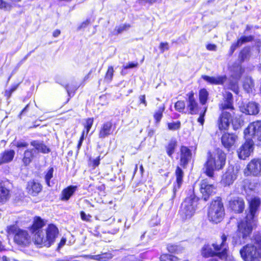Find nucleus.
Instances as JSON below:
<instances>
[{
	"label": "nucleus",
	"mask_w": 261,
	"mask_h": 261,
	"mask_svg": "<svg viewBox=\"0 0 261 261\" xmlns=\"http://www.w3.org/2000/svg\"><path fill=\"white\" fill-rule=\"evenodd\" d=\"M35 158L34 153L32 149H27L24 150L21 159L24 166H28L33 161Z\"/></svg>",
	"instance_id": "obj_31"
},
{
	"label": "nucleus",
	"mask_w": 261,
	"mask_h": 261,
	"mask_svg": "<svg viewBox=\"0 0 261 261\" xmlns=\"http://www.w3.org/2000/svg\"><path fill=\"white\" fill-rule=\"evenodd\" d=\"M94 121L93 117H89L85 119V122L83 124L84 129L82 132L88 134L93 126Z\"/></svg>",
	"instance_id": "obj_38"
},
{
	"label": "nucleus",
	"mask_w": 261,
	"mask_h": 261,
	"mask_svg": "<svg viewBox=\"0 0 261 261\" xmlns=\"http://www.w3.org/2000/svg\"><path fill=\"white\" fill-rule=\"evenodd\" d=\"M239 46H240V45H238L237 42L236 43H233L231 45L230 48V54L231 55L234 52V51L235 50L236 48H237L238 47H239Z\"/></svg>",
	"instance_id": "obj_61"
},
{
	"label": "nucleus",
	"mask_w": 261,
	"mask_h": 261,
	"mask_svg": "<svg viewBox=\"0 0 261 261\" xmlns=\"http://www.w3.org/2000/svg\"><path fill=\"white\" fill-rule=\"evenodd\" d=\"M244 138L245 141L237 151L238 157L241 160H245L248 158L253 152L254 146L253 138L248 135L246 137L244 135Z\"/></svg>",
	"instance_id": "obj_9"
},
{
	"label": "nucleus",
	"mask_w": 261,
	"mask_h": 261,
	"mask_svg": "<svg viewBox=\"0 0 261 261\" xmlns=\"http://www.w3.org/2000/svg\"><path fill=\"white\" fill-rule=\"evenodd\" d=\"M238 138L237 135L234 134L224 133L221 138V143L227 151H229L232 147L235 146Z\"/></svg>",
	"instance_id": "obj_19"
},
{
	"label": "nucleus",
	"mask_w": 261,
	"mask_h": 261,
	"mask_svg": "<svg viewBox=\"0 0 261 261\" xmlns=\"http://www.w3.org/2000/svg\"><path fill=\"white\" fill-rule=\"evenodd\" d=\"M61 34L60 30L57 29L55 30L53 33V36L54 37H58Z\"/></svg>",
	"instance_id": "obj_62"
},
{
	"label": "nucleus",
	"mask_w": 261,
	"mask_h": 261,
	"mask_svg": "<svg viewBox=\"0 0 261 261\" xmlns=\"http://www.w3.org/2000/svg\"><path fill=\"white\" fill-rule=\"evenodd\" d=\"M201 78L208 84L215 85H222L227 80V76L225 75L216 77L202 75Z\"/></svg>",
	"instance_id": "obj_26"
},
{
	"label": "nucleus",
	"mask_w": 261,
	"mask_h": 261,
	"mask_svg": "<svg viewBox=\"0 0 261 261\" xmlns=\"http://www.w3.org/2000/svg\"><path fill=\"white\" fill-rule=\"evenodd\" d=\"M185 103L184 100H179L174 103V108L175 110L179 113H186L185 110Z\"/></svg>",
	"instance_id": "obj_42"
},
{
	"label": "nucleus",
	"mask_w": 261,
	"mask_h": 261,
	"mask_svg": "<svg viewBox=\"0 0 261 261\" xmlns=\"http://www.w3.org/2000/svg\"><path fill=\"white\" fill-rule=\"evenodd\" d=\"M178 146V142L175 138L171 139L165 146L167 155L169 158H173Z\"/></svg>",
	"instance_id": "obj_30"
},
{
	"label": "nucleus",
	"mask_w": 261,
	"mask_h": 261,
	"mask_svg": "<svg viewBox=\"0 0 261 261\" xmlns=\"http://www.w3.org/2000/svg\"><path fill=\"white\" fill-rule=\"evenodd\" d=\"M167 125L168 129L174 131L180 129L181 127V122L180 121L177 120L176 121L168 122Z\"/></svg>",
	"instance_id": "obj_43"
},
{
	"label": "nucleus",
	"mask_w": 261,
	"mask_h": 261,
	"mask_svg": "<svg viewBox=\"0 0 261 261\" xmlns=\"http://www.w3.org/2000/svg\"><path fill=\"white\" fill-rule=\"evenodd\" d=\"M245 207L244 200L242 197H236L228 202V208L235 214L242 213Z\"/></svg>",
	"instance_id": "obj_18"
},
{
	"label": "nucleus",
	"mask_w": 261,
	"mask_h": 261,
	"mask_svg": "<svg viewBox=\"0 0 261 261\" xmlns=\"http://www.w3.org/2000/svg\"><path fill=\"white\" fill-rule=\"evenodd\" d=\"M159 258L160 261H178L179 260L178 257L169 253L162 254Z\"/></svg>",
	"instance_id": "obj_40"
},
{
	"label": "nucleus",
	"mask_w": 261,
	"mask_h": 261,
	"mask_svg": "<svg viewBox=\"0 0 261 261\" xmlns=\"http://www.w3.org/2000/svg\"><path fill=\"white\" fill-rule=\"evenodd\" d=\"M215 187L213 184H209L207 178H204L200 180L199 184V191L201 194V198L207 201L210 197L213 195L215 192Z\"/></svg>",
	"instance_id": "obj_12"
},
{
	"label": "nucleus",
	"mask_w": 261,
	"mask_h": 261,
	"mask_svg": "<svg viewBox=\"0 0 261 261\" xmlns=\"http://www.w3.org/2000/svg\"><path fill=\"white\" fill-rule=\"evenodd\" d=\"M30 236L27 231L23 229H19L14 236V242L19 245H25L28 243Z\"/></svg>",
	"instance_id": "obj_25"
},
{
	"label": "nucleus",
	"mask_w": 261,
	"mask_h": 261,
	"mask_svg": "<svg viewBox=\"0 0 261 261\" xmlns=\"http://www.w3.org/2000/svg\"><path fill=\"white\" fill-rule=\"evenodd\" d=\"M159 48L162 53L164 52L166 50H168L169 48V44L167 42H162L160 43Z\"/></svg>",
	"instance_id": "obj_53"
},
{
	"label": "nucleus",
	"mask_w": 261,
	"mask_h": 261,
	"mask_svg": "<svg viewBox=\"0 0 261 261\" xmlns=\"http://www.w3.org/2000/svg\"><path fill=\"white\" fill-rule=\"evenodd\" d=\"M90 23V21L89 20H86V21L83 22L78 27V30H81L83 28L86 27Z\"/></svg>",
	"instance_id": "obj_60"
},
{
	"label": "nucleus",
	"mask_w": 261,
	"mask_h": 261,
	"mask_svg": "<svg viewBox=\"0 0 261 261\" xmlns=\"http://www.w3.org/2000/svg\"><path fill=\"white\" fill-rule=\"evenodd\" d=\"M255 221V219H247V217L245 216L244 220H241L238 223L237 232L239 237L245 239L250 236L253 230L252 223Z\"/></svg>",
	"instance_id": "obj_10"
},
{
	"label": "nucleus",
	"mask_w": 261,
	"mask_h": 261,
	"mask_svg": "<svg viewBox=\"0 0 261 261\" xmlns=\"http://www.w3.org/2000/svg\"><path fill=\"white\" fill-rule=\"evenodd\" d=\"M245 176H261V158L252 159L244 171Z\"/></svg>",
	"instance_id": "obj_11"
},
{
	"label": "nucleus",
	"mask_w": 261,
	"mask_h": 261,
	"mask_svg": "<svg viewBox=\"0 0 261 261\" xmlns=\"http://www.w3.org/2000/svg\"><path fill=\"white\" fill-rule=\"evenodd\" d=\"M113 255L110 252H105L99 254L91 255L90 258L97 261H108L112 258Z\"/></svg>",
	"instance_id": "obj_33"
},
{
	"label": "nucleus",
	"mask_w": 261,
	"mask_h": 261,
	"mask_svg": "<svg viewBox=\"0 0 261 261\" xmlns=\"http://www.w3.org/2000/svg\"><path fill=\"white\" fill-rule=\"evenodd\" d=\"M219 109L220 111H226L229 110L231 112L234 110L233 106V95L230 92L226 93L223 98V102L219 105Z\"/></svg>",
	"instance_id": "obj_23"
},
{
	"label": "nucleus",
	"mask_w": 261,
	"mask_h": 261,
	"mask_svg": "<svg viewBox=\"0 0 261 261\" xmlns=\"http://www.w3.org/2000/svg\"><path fill=\"white\" fill-rule=\"evenodd\" d=\"M116 127V123L111 120L103 122L98 129V138L103 139L112 135Z\"/></svg>",
	"instance_id": "obj_13"
},
{
	"label": "nucleus",
	"mask_w": 261,
	"mask_h": 261,
	"mask_svg": "<svg viewBox=\"0 0 261 261\" xmlns=\"http://www.w3.org/2000/svg\"><path fill=\"white\" fill-rule=\"evenodd\" d=\"M254 240L257 246L247 244L240 250L241 257L244 261H261V236H255Z\"/></svg>",
	"instance_id": "obj_5"
},
{
	"label": "nucleus",
	"mask_w": 261,
	"mask_h": 261,
	"mask_svg": "<svg viewBox=\"0 0 261 261\" xmlns=\"http://www.w3.org/2000/svg\"><path fill=\"white\" fill-rule=\"evenodd\" d=\"M237 177L233 168H228L222 174L220 182L224 187L229 186L233 183Z\"/></svg>",
	"instance_id": "obj_21"
},
{
	"label": "nucleus",
	"mask_w": 261,
	"mask_h": 261,
	"mask_svg": "<svg viewBox=\"0 0 261 261\" xmlns=\"http://www.w3.org/2000/svg\"><path fill=\"white\" fill-rule=\"evenodd\" d=\"M225 216V209L222 199L220 196L213 199L207 210L208 220L214 223L217 224L221 222Z\"/></svg>",
	"instance_id": "obj_6"
},
{
	"label": "nucleus",
	"mask_w": 261,
	"mask_h": 261,
	"mask_svg": "<svg viewBox=\"0 0 261 261\" xmlns=\"http://www.w3.org/2000/svg\"><path fill=\"white\" fill-rule=\"evenodd\" d=\"M30 105L29 103L27 104L25 107L21 111L19 114L18 115V117L21 119L22 115L23 114H25L28 113L30 111Z\"/></svg>",
	"instance_id": "obj_54"
},
{
	"label": "nucleus",
	"mask_w": 261,
	"mask_h": 261,
	"mask_svg": "<svg viewBox=\"0 0 261 261\" xmlns=\"http://www.w3.org/2000/svg\"><path fill=\"white\" fill-rule=\"evenodd\" d=\"M30 145L34 147L35 150L39 153L47 154L51 151L50 148L45 145L43 141L37 140H32L30 142Z\"/></svg>",
	"instance_id": "obj_27"
},
{
	"label": "nucleus",
	"mask_w": 261,
	"mask_h": 261,
	"mask_svg": "<svg viewBox=\"0 0 261 261\" xmlns=\"http://www.w3.org/2000/svg\"><path fill=\"white\" fill-rule=\"evenodd\" d=\"M46 223L44 219L40 216H35L33 218L32 224L28 229L32 234L35 233V235L39 233H42L41 229L45 225Z\"/></svg>",
	"instance_id": "obj_20"
},
{
	"label": "nucleus",
	"mask_w": 261,
	"mask_h": 261,
	"mask_svg": "<svg viewBox=\"0 0 261 261\" xmlns=\"http://www.w3.org/2000/svg\"><path fill=\"white\" fill-rule=\"evenodd\" d=\"M21 82H18L13 84L10 89L5 90L4 95L6 99H9L12 96V93L18 88Z\"/></svg>",
	"instance_id": "obj_39"
},
{
	"label": "nucleus",
	"mask_w": 261,
	"mask_h": 261,
	"mask_svg": "<svg viewBox=\"0 0 261 261\" xmlns=\"http://www.w3.org/2000/svg\"><path fill=\"white\" fill-rule=\"evenodd\" d=\"M261 132V120L253 121L249 124L248 126L244 130V135H247L253 138L256 134Z\"/></svg>",
	"instance_id": "obj_22"
},
{
	"label": "nucleus",
	"mask_w": 261,
	"mask_h": 261,
	"mask_svg": "<svg viewBox=\"0 0 261 261\" xmlns=\"http://www.w3.org/2000/svg\"><path fill=\"white\" fill-rule=\"evenodd\" d=\"M187 108L188 114L190 115L198 114L201 109L195 97V93L193 90L186 94Z\"/></svg>",
	"instance_id": "obj_14"
},
{
	"label": "nucleus",
	"mask_w": 261,
	"mask_h": 261,
	"mask_svg": "<svg viewBox=\"0 0 261 261\" xmlns=\"http://www.w3.org/2000/svg\"><path fill=\"white\" fill-rule=\"evenodd\" d=\"M81 218L83 221L90 222L92 221V216L90 214H86L84 211L80 212Z\"/></svg>",
	"instance_id": "obj_51"
},
{
	"label": "nucleus",
	"mask_w": 261,
	"mask_h": 261,
	"mask_svg": "<svg viewBox=\"0 0 261 261\" xmlns=\"http://www.w3.org/2000/svg\"><path fill=\"white\" fill-rule=\"evenodd\" d=\"M261 204L260 199L258 197H254L248 201L249 211L246 213L247 219H255L256 214Z\"/></svg>",
	"instance_id": "obj_17"
},
{
	"label": "nucleus",
	"mask_w": 261,
	"mask_h": 261,
	"mask_svg": "<svg viewBox=\"0 0 261 261\" xmlns=\"http://www.w3.org/2000/svg\"><path fill=\"white\" fill-rule=\"evenodd\" d=\"M54 168L53 167H49L47 171L44 172V180L46 186L48 187H51L50 179L54 176Z\"/></svg>",
	"instance_id": "obj_37"
},
{
	"label": "nucleus",
	"mask_w": 261,
	"mask_h": 261,
	"mask_svg": "<svg viewBox=\"0 0 261 261\" xmlns=\"http://www.w3.org/2000/svg\"><path fill=\"white\" fill-rule=\"evenodd\" d=\"M208 244H204L201 249V254L205 258L215 257L214 249Z\"/></svg>",
	"instance_id": "obj_32"
},
{
	"label": "nucleus",
	"mask_w": 261,
	"mask_h": 261,
	"mask_svg": "<svg viewBox=\"0 0 261 261\" xmlns=\"http://www.w3.org/2000/svg\"><path fill=\"white\" fill-rule=\"evenodd\" d=\"M77 190L76 186L70 185L65 188L61 191L60 200L63 201H67L69 200Z\"/></svg>",
	"instance_id": "obj_28"
},
{
	"label": "nucleus",
	"mask_w": 261,
	"mask_h": 261,
	"mask_svg": "<svg viewBox=\"0 0 261 261\" xmlns=\"http://www.w3.org/2000/svg\"><path fill=\"white\" fill-rule=\"evenodd\" d=\"M200 198L195 192L194 186L189 190V193L185 198L179 211V215L183 221L190 219L195 213L197 204Z\"/></svg>",
	"instance_id": "obj_3"
},
{
	"label": "nucleus",
	"mask_w": 261,
	"mask_h": 261,
	"mask_svg": "<svg viewBox=\"0 0 261 261\" xmlns=\"http://www.w3.org/2000/svg\"><path fill=\"white\" fill-rule=\"evenodd\" d=\"M207 49L212 51H215L217 49V46L214 44H209L206 45Z\"/></svg>",
	"instance_id": "obj_59"
},
{
	"label": "nucleus",
	"mask_w": 261,
	"mask_h": 261,
	"mask_svg": "<svg viewBox=\"0 0 261 261\" xmlns=\"http://www.w3.org/2000/svg\"><path fill=\"white\" fill-rule=\"evenodd\" d=\"M11 197V190L8 180H0V204L7 202Z\"/></svg>",
	"instance_id": "obj_16"
},
{
	"label": "nucleus",
	"mask_w": 261,
	"mask_h": 261,
	"mask_svg": "<svg viewBox=\"0 0 261 261\" xmlns=\"http://www.w3.org/2000/svg\"><path fill=\"white\" fill-rule=\"evenodd\" d=\"M130 27V25L128 24H124L121 25L119 27H118L116 28V31L118 33V34H120L122 33L124 31L127 30Z\"/></svg>",
	"instance_id": "obj_52"
},
{
	"label": "nucleus",
	"mask_w": 261,
	"mask_h": 261,
	"mask_svg": "<svg viewBox=\"0 0 261 261\" xmlns=\"http://www.w3.org/2000/svg\"><path fill=\"white\" fill-rule=\"evenodd\" d=\"M139 99L140 104H143L145 107L147 106V102L146 100V96L145 94L140 95Z\"/></svg>",
	"instance_id": "obj_56"
},
{
	"label": "nucleus",
	"mask_w": 261,
	"mask_h": 261,
	"mask_svg": "<svg viewBox=\"0 0 261 261\" xmlns=\"http://www.w3.org/2000/svg\"><path fill=\"white\" fill-rule=\"evenodd\" d=\"M13 8L12 4L4 0H0V9L5 11H10Z\"/></svg>",
	"instance_id": "obj_46"
},
{
	"label": "nucleus",
	"mask_w": 261,
	"mask_h": 261,
	"mask_svg": "<svg viewBox=\"0 0 261 261\" xmlns=\"http://www.w3.org/2000/svg\"><path fill=\"white\" fill-rule=\"evenodd\" d=\"M88 79L89 75H86L84 77L82 83L80 84L79 86L70 84H67L64 86V88L66 89L68 95V98L66 103H67L70 100V99L75 95L76 91L77 90L80 86H83Z\"/></svg>",
	"instance_id": "obj_24"
},
{
	"label": "nucleus",
	"mask_w": 261,
	"mask_h": 261,
	"mask_svg": "<svg viewBox=\"0 0 261 261\" xmlns=\"http://www.w3.org/2000/svg\"><path fill=\"white\" fill-rule=\"evenodd\" d=\"M66 242V239L65 238H62L60 242L58 244L57 249H60L63 246H64Z\"/></svg>",
	"instance_id": "obj_58"
},
{
	"label": "nucleus",
	"mask_w": 261,
	"mask_h": 261,
	"mask_svg": "<svg viewBox=\"0 0 261 261\" xmlns=\"http://www.w3.org/2000/svg\"><path fill=\"white\" fill-rule=\"evenodd\" d=\"M192 148L193 146H187L184 145L179 147V164L176 166L174 173L175 180L173 182L172 187V199L175 197L177 191L181 187L184 182L185 176L184 169L187 168L192 159Z\"/></svg>",
	"instance_id": "obj_1"
},
{
	"label": "nucleus",
	"mask_w": 261,
	"mask_h": 261,
	"mask_svg": "<svg viewBox=\"0 0 261 261\" xmlns=\"http://www.w3.org/2000/svg\"><path fill=\"white\" fill-rule=\"evenodd\" d=\"M15 152L13 149L5 150L0 153V166L12 162Z\"/></svg>",
	"instance_id": "obj_29"
},
{
	"label": "nucleus",
	"mask_w": 261,
	"mask_h": 261,
	"mask_svg": "<svg viewBox=\"0 0 261 261\" xmlns=\"http://www.w3.org/2000/svg\"><path fill=\"white\" fill-rule=\"evenodd\" d=\"M59 233L58 228L54 224H48L45 229V237L42 233L34 235V244L38 245L39 247H50L55 242Z\"/></svg>",
	"instance_id": "obj_4"
},
{
	"label": "nucleus",
	"mask_w": 261,
	"mask_h": 261,
	"mask_svg": "<svg viewBox=\"0 0 261 261\" xmlns=\"http://www.w3.org/2000/svg\"><path fill=\"white\" fill-rule=\"evenodd\" d=\"M19 229H20L16 225L12 224L8 226L7 227L6 231L7 233L9 235L15 234L18 231Z\"/></svg>",
	"instance_id": "obj_49"
},
{
	"label": "nucleus",
	"mask_w": 261,
	"mask_h": 261,
	"mask_svg": "<svg viewBox=\"0 0 261 261\" xmlns=\"http://www.w3.org/2000/svg\"><path fill=\"white\" fill-rule=\"evenodd\" d=\"M165 109V107L163 105L160 107L158 109L154 112L153 117L154 120V123L156 125H158L160 123L163 117V113Z\"/></svg>",
	"instance_id": "obj_34"
},
{
	"label": "nucleus",
	"mask_w": 261,
	"mask_h": 261,
	"mask_svg": "<svg viewBox=\"0 0 261 261\" xmlns=\"http://www.w3.org/2000/svg\"><path fill=\"white\" fill-rule=\"evenodd\" d=\"M82 143H83V141H80L79 140L78 141V143H77V146H76V148H77V151H79V150L80 149L82 145Z\"/></svg>",
	"instance_id": "obj_64"
},
{
	"label": "nucleus",
	"mask_w": 261,
	"mask_h": 261,
	"mask_svg": "<svg viewBox=\"0 0 261 261\" xmlns=\"http://www.w3.org/2000/svg\"><path fill=\"white\" fill-rule=\"evenodd\" d=\"M249 84L247 83V82H246L244 85H243V87L244 88V89H247V88H250L251 90L252 89V88L254 87V83L253 82V81L251 80H249Z\"/></svg>",
	"instance_id": "obj_57"
},
{
	"label": "nucleus",
	"mask_w": 261,
	"mask_h": 261,
	"mask_svg": "<svg viewBox=\"0 0 261 261\" xmlns=\"http://www.w3.org/2000/svg\"><path fill=\"white\" fill-rule=\"evenodd\" d=\"M226 160V153L220 148L207 152V158L204 164L205 168L204 173L208 177H214V171H219L225 166Z\"/></svg>",
	"instance_id": "obj_2"
},
{
	"label": "nucleus",
	"mask_w": 261,
	"mask_h": 261,
	"mask_svg": "<svg viewBox=\"0 0 261 261\" xmlns=\"http://www.w3.org/2000/svg\"><path fill=\"white\" fill-rule=\"evenodd\" d=\"M249 57V50L248 48H245L241 50L239 54V59L241 62L247 60Z\"/></svg>",
	"instance_id": "obj_44"
},
{
	"label": "nucleus",
	"mask_w": 261,
	"mask_h": 261,
	"mask_svg": "<svg viewBox=\"0 0 261 261\" xmlns=\"http://www.w3.org/2000/svg\"><path fill=\"white\" fill-rule=\"evenodd\" d=\"M254 38L252 36L249 35V36H241L239 39L237 40L238 45H239L240 46H241L242 44L251 42L253 40Z\"/></svg>",
	"instance_id": "obj_45"
},
{
	"label": "nucleus",
	"mask_w": 261,
	"mask_h": 261,
	"mask_svg": "<svg viewBox=\"0 0 261 261\" xmlns=\"http://www.w3.org/2000/svg\"><path fill=\"white\" fill-rule=\"evenodd\" d=\"M221 112L217 120V125L218 129L221 132L227 131L228 130L230 123L231 122L233 129L235 130L241 128V124L240 121L238 123L232 121V117L234 113L228 112L227 111H221Z\"/></svg>",
	"instance_id": "obj_7"
},
{
	"label": "nucleus",
	"mask_w": 261,
	"mask_h": 261,
	"mask_svg": "<svg viewBox=\"0 0 261 261\" xmlns=\"http://www.w3.org/2000/svg\"><path fill=\"white\" fill-rule=\"evenodd\" d=\"M113 74L114 69L113 66H109L105 75V80L108 82H111L113 79Z\"/></svg>",
	"instance_id": "obj_47"
},
{
	"label": "nucleus",
	"mask_w": 261,
	"mask_h": 261,
	"mask_svg": "<svg viewBox=\"0 0 261 261\" xmlns=\"http://www.w3.org/2000/svg\"><path fill=\"white\" fill-rule=\"evenodd\" d=\"M166 249L171 254H178L182 252L184 248L178 245L168 243L166 245Z\"/></svg>",
	"instance_id": "obj_36"
},
{
	"label": "nucleus",
	"mask_w": 261,
	"mask_h": 261,
	"mask_svg": "<svg viewBox=\"0 0 261 261\" xmlns=\"http://www.w3.org/2000/svg\"><path fill=\"white\" fill-rule=\"evenodd\" d=\"M88 134H86L85 133L82 132L81 136L80 137L79 140L82 141L83 142L86 137L87 136Z\"/></svg>",
	"instance_id": "obj_63"
},
{
	"label": "nucleus",
	"mask_w": 261,
	"mask_h": 261,
	"mask_svg": "<svg viewBox=\"0 0 261 261\" xmlns=\"http://www.w3.org/2000/svg\"><path fill=\"white\" fill-rule=\"evenodd\" d=\"M247 111L249 115H256L259 112V109L254 103H249L247 106Z\"/></svg>",
	"instance_id": "obj_41"
},
{
	"label": "nucleus",
	"mask_w": 261,
	"mask_h": 261,
	"mask_svg": "<svg viewBox=\"0 0 261 261\" xmlns=\"http://www.w3.org/2000/svg\"><path fill=\"white\" fill-rule=\"evenodd\" d=\"M207 111V107H204L202 108L201 110L199 111V116L197 119V121L200 123L202 125H203L204 122V116Z\"/></svg>",
	"instance_id": "obj_48"
},
{
	"label": "nucleus",
	"mask_w": 261,
	"mask_h": 261,
	"mask_svg": "<svg viewBox=\"0 0 261 261\" xmlns=\"http://www.w3.org/2000/svg\"><path fill=\"white\" fill-rule=\"evenodd\" d=\"M29 144L25 141L19 142L15 145V146L18 148H27Z\"/></svg>",
	"instance_id": "obj_55"
},
{
	"label": "nucleus",
	"mask_w": 261,
	"mask_h": 261,
	"mask_svg": "<svg viewBox=\"0 0 261 261\" xmlns=\"http://www.w3.org/2000/svg\"><path fill=\"white\" fill-rule=\"evenodd\" d=\"M101 160L100 156H98L95 159L91 160L89 163V166L91 167L92 169H95L96 167L98 166L100 164V162Z\"/></svg>",
	"instance_id": "obj_50"
},
{
	"label": "nucleus",
	"mask_w": 261,
	"mask_h": 261,
	"mask_svg": "<svg viewBox=\"0 0 261 261\" xmlns=\"http://www.w3.org/2000/svg\"><path fill=\"white\" fill-rule=\"evenodd\" d=\"M221 242L220 244L217 242L212 244L215 252V256L220 259H227L228 257L229 246L227 243V235L222 232L220 236Z\"/></svg>",
	"instance_id": "obj_8"
},
{
	"label": "nucleus",
	"mask_w": 261,
	"mask_h": 261,
	"mask_svg": "<svg viewBox=\"0 0 261 261\" xmlns=\"http://www.w3.org/2000/svg\"><path fill=\"white\" fill-rule=\"evenodd\" d=\"M209 93L205 88H201L199 90L198 98L201 105H205L208 100Z\"/></svg>",
	"instance_id": "obj_35"
},
{
	"label": "nucleus",
	"mask_w": 261,
	"mask_h": 261,
	"mask_svg": "<svg viewBox=\"0 0 261 261\" xmlns=\"http://www.w3.org/2000/svg\"><path fill=\"white\" fill-rule=\"evenodd\" d=\"M43 190L42 184L35 179H31L27 183L25 191L28 195L31 197H37Z\"/></svg>",
	"instance_id": "obj_15"
}]
</instances>
